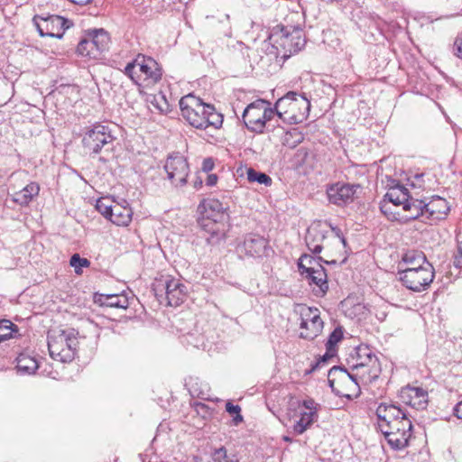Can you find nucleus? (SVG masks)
Returning <instances> with one entry per match:
<instances>
[{
  "label": "nucleus",
  "instance_id": "16",
  "mask_svg": "<svg viewBox=\"0 0 462 462\" xmlns=\"http://www.w3.org/2000/svg\"><path fill=\"white\" fill-rule=\"evenodd\" d=\"M399 406L392 403L382 402L376 408L377 427L383 433H387L390 425L404 413Z\"/></svg>",
  "mask_w": 462,
  "mask_h": 462
},
{
  "label": "nucleus",
  "instance_id": "7",
  "mask_svg": "<svg viewBox=\"0 0 462 462\" xmlns=\"http://www.w3.org/2000/svg\"><path fill=\"white\" fill-rule=\"evenodd\" d=\"M115 137L108 125L97 123L86 129L83 138V148L89 155L100 153L103 150L109 151Z\"/></svg>",
  "mask_w": 462,
  "mask_h": 462
},
{
  "label": "nucleus",
  "instance_id": "13",
  "mask_svg": "<svg viewBox=\"0 0 462 462\" xmlns=\"http://www.w3.org/2000/svg\"><path fill=\"white\" fill-rule=\"evenodd\" d=\"M167 179L175 187H183L187 184L189 166L184 156L180 154L170 155L164 164Z\"/></svg>",
  "mask_w": 462,
  "mask_h": 462
},
{
  "label": "nucleus",
  "instance_id": "48",
  "mask_svg": "<svg viewBox=\"0 0 462 462\" xmlns=\"http://www.w3.org/2000/svg\"><path fill=\"white\" fill-rule=\"evenodd\" d=\"M258 104H259V107H261V110L263 111L264 113V124L271 120L273 115V110L271 109V108H267L265 106V103L263 101H258Z\"/></svg>",
  "mask_w": 462,
  "mask_h": 462
},
{
  "label": "nucleus",
  "instance_id": "47",
  "mask_svg": "<svg viewBox=\"0 0 462 462\" xmlns=\"http://www.w3.org/2000/svg\"><path fill=\"white\" fill-rule=\"evenodd\" d=\"M152 104L161 112L166 113L169 110V104L164 96L153 97Z\"/></svg>",
  "mask_w": 462,
  "mask_h": 462
},
{
  "label": "nucleus",
  "instance_id": "18",
  "mask_svg": "<svg viewBox=\"0 0 462 462\" xmlns=\"http://www.w3.org/2000/svg\"><path fill=\"white\" fill-rule=\"evenodd\" d=\"M310 110V101L305 93L291 91V124H300L307 119Z\"/></svg>",
  "mask_w": 462,
  "mask_h": 462
},
{
  "label": "nucleus",
  "instance_id": "27",
  "mask_svg": "<svg viewBox=\"0 0 462 462\" xmlns=\"http://www.w3.org/2000/svg\"><path fill=\"white\" fill-rule=\"evenodd\" d=\"M39 368L36 358L30 354L21 353L16 357V369L21 374H32Z\"/></svg>",
  "mask_w": 462,
  "mask_h": 462
},
{
  "label": "nucleus",
  "instance_id": "10",
  "mask_svg": "<svg viewBox=\"0 0 462 462\" xmlns=\"http://www.w3.org/2000/svg\"><path fill=\"white\" fill-rule=\"evenodd\" d=\"M412 423L407 413L404 412L400 419L390 425L387 433H384L385 439L392 448L400 450L404 448L411 436Z\"/></svg>",
  "mask_w": 462,
  "mask_h": 462
},
{
  "label": "nucleus",
  "instance_id": "43",
  "mask_svg": "<svg viewBox=\"0 0 462 462\" xmlns=\"http://www.w3.org/2000/svg\"><path fill=\"white\" fill-rule=\"evenodd\" d=\"M226 411L233 416V423L234 425H238L244 420L241 415V407L237 404H234L230 401L226 403Z\"/></svg>",
  "mask_w": 462,
  "mask_h": 462
},
{
  "label": "nucleus",
  "instance_id": "53",
  "mask_svg": "<svg viewBox=\"0 0 462 462\" xmlns=\"http://www.w3.org/2000/svg\"><path fill=\"white\" fill-rule=\"evenodd\" d=\"M453 264L456 268L461 269L462 268V254H458L457 251V254L454 256V262Z\"/></svg>",
  "mask_w": 462,
  "mask_h": 462
},
{
  "label": "nucleus",
  "instance_id": "35",
  "mask_svg": "<svg viewBox=\"0 0 462 462\" xmlns=\"http://www.w3.org/2000/svg\"><path fill=\"white\" fill-rule=\"evenodd\" d=\"M380 209L389 220L402 223V210L395 208L392 203L387 200H382L380 203Z\"/></svg>",
  "mask_w": 462,
  "mask_h": 462
},
{
  "label": "nucleus",
  "instance_id": "4",
  "mask_svg": "<svg viewBox=\"0 0 462 462\" xmlns=\"http://www.w3.org/2000/svg\"><path fill=\"white\" fill-rule=\"evenodd\" d=\"M152 291L158 301L167 306L178 307L187 296L186 286L178 279L170 275L162 276L152 285Z\"/></svg>",
  "mask_w": 462,
  "mask_h": 462
},
{
  "label": "nucleus",
  "instance_id": "64",
  "mask_svg": "<svg viewBox=\"0 0 462 462\" xmlns=\"http://www.w3.org/2000/svg\"><path fill=\"white\" fill-rule=\"evenodd\" d=\"M282 439H283L284 441L288 442V441H289V435H284V436L282 437Z\"/></svg>",
  "mask_w": 462,
  "mask_h": 462
},
{
  "label": "nucleus",
  "instance_id": "60",
  "mask_svg": "<svg viewBox=\"0 0 462 462\" xmlns=\"http://www.w3.org/2000/svg\"><path fill=\"white\" fill-rule=\"evenodd\" d=\"M281 32L282 33V37L287 38L289 36V32L286 31L284 26L281 27Z\"/></svg>",
  "mask_w": 462,
  "mask_h": 462
},
{
  "label": "nucleus",
  "instance_id": "52",
  "mask_svg": "<svg viewBox=\"0 0 462 462\" xmlns=\"http://www.w3.org/2000/svg\"><path fill=\"white\" fill-rule=\"evenodd\" d=\"M217 176L216 174H208L206 179V184L212 187L217 184Z\"/></svg>",
  "mask_w": 462,
  "mask_h": 462
},
{
  "label": "nucleus",
  "instance_id": "30",
  "mask_svg": "<svg viewBox=\"0 0 462 462\" xmlns=\"http://www.w3.org/2000/svg\"><path fill=\"white\" fill-rule=\"evenodd\" d=\"M97 301L101 306L110 308L126 309L129 305L127 297L119 294L100 295Z\"/></svg>",
  "mask_w": 462,
  "mask_h": 462
},
{
  "label": "nucleus",
  "instance_id": "44",
  "mask_svg": "<svg viewBox=\"0 0 462 462\" xmlns=\"http://www.w3.org/2000/svg\"><path fill=\"white\" fill-rule=\"evenodd\" d=\"M69 264L75 269L76 273H81L82 267H88L90 262L87 258H82L79 254H74L70 257Z\"/></svg>",
  "mask_w": 462,
  "mask_h": 462
},
{
  "label": "nucleus",
  "instance_id": "45",
  "mask_svg": "<svg viewBox=\"0 0 462 462\" xmlns=\"http://www.w3.org/2000/svg\"><path fill=\"white\" fill-rule=\"evenodd\" d=\"M186 339L188 344L192 345L196 348H202L203 350H206L208 346L204 339L203 335L195 336L190 334L187 336Z\"/></svg>",
  "mask_w": 462,
  "mask_h": 462
},
{
  "label": "nucleus",
  "instance_id": "46",
  "mask_svg": "<svg viewBox=\"0 0 462 462\" xmlns=\"http://www.w3.org/2000/svg\"><path fill=\"white\" fill-rule=\"evenodd\" d=\"M336 354V350H334L332 353L331 351L327 350L326 353L320 357V359L318 362H316L314 365H311V367L310 369L305 370L304 374L307 375L311 374L320 365V363H326L328 359L335 356Z\"/></svg>",
  "mask_w": 462,
  "mask_h": 462
},
{
  "label": "nucleus",
  "instance_id": "49",
  "mask_svg": "<svg viewBox=\"0 0 462 462\" xmlns=\"http://www.w3.org/2000/svg\"><path fill=\"white\" fill-rule=\"evenodd\" d=\"M214 166H215L214 160L212 158L208 157V158H206L203 160L201 169L204 172L208 173L214 169Z\"/></svg>",
  "mask_w": 462,
  "mask_h": 462
},
{
  "label": "nucleus",
  "instance_id": "17",
  "mask_svg": "<svg viewBox=\"0 0 462 462\" xmlns=\"http://www.w3.org/2000/svg\"><path fill=\"white\" fill-rule=\"evenodd\" d=\"M356 363L352 369H360L364 366H371L370 376L379 377L381 373L380 363L377 356L367 346H359L356 348Z\"/></svg>",
  "mask_w": 462,
  "mask_h": 462
},
{
  "label": "nucleus",
  "instance_id": "40",
  "mask_svg": "<svg viewBox=\"0 0 462 462\" xmlns=\"http://www.w3.org/2000/svg\"><path fill=\"white\" fill-rule=\"evenodd\" d=\"M343 338V330L340 327L336 328L329 335L326 343V349L331 351V353L337 351V344Z\"/></svg>",
  "mask_w": 462,
  "mask_h": 462
},
{
  "label": "nucleus",
  "instance_id": "42",
  "mask_svg": "<svg viewBox=\"0 0 462 462\" xmlns=\"http://www.w3.org/2000/svg\"><path fill=\"white\" fill-rule=\"evenodd\" d=\"M309 152L306 148L300 147L297 149L292 157L293 167L295 169H300V167L305 165L309 159Z\"/></svg>",
  "mask_w": 462,
  "mask_h": 462
},
{
  "label": "nucleus",
  "instance_id": "8",
  "mask_svg": "<svg viewBox=\"0 0 462 462\" xmlns=\"http://www.w3.org/2000/svg\"><path fill=\"white\" fill-rule=\"evenodd\" d=\"M110 37L104 29L89 30L86 36L79 42L77 52L83 57L97 59L99 55L108 49Z\"/></svg>",
  "mask_w": 462,
  "mask_h": 462
},
{
  "label": "nucleus",
  "instance_id": "9",
  "mask_svg": "<svg viewBox=\"0 0 462 462\" xmlns=\"http://www.w3.org/2000/svg\"><path fill=\"white\" fill-rule=\"evenodd\" d=\"M181 116L193 127L205 130V117L208 104L193 94L182 97L179 102Z\"/></svg>",
  "mask_w": 462,
  "mask_h": 462
},
{
  "label": "nucleus",
  "instance_id": "63",
  "mask_svg": "<svg viewBox=\"0 0 462 462\" xmlns=\"http://www.w3.org/2000/svg\"><path fill=\"white\" fill-rule=\"evenodd\" d=\"M293 16H297L298 18L301 17V14L297 11L293 12Z\"/></svg>",
  "mask_w": 462,
  "mask_h": 462
},
{
  "label": "nucleus",
  "instance_id": "61",
  "mask_svg": "<svg viewBox=\"0 0 462 462\" xmlns=\"http://www.w3.org/2000/svg\"><path fill=\"white\" fill-rule=\"evenodd\" d=\"M458 254H462V241L458 243L457 250Z\"/></svg>",
  "mask_w": 462,
  "mask_h": 462
},
{
  "label": "nucleus",
  "instance_id": "25",
  "mask_svg": "<svg viewBox=\"0 0 462 462\" xmlns=\"http://www.w3.org/2000/svg\"><path fill=\"white\" fill-rule=\"evenodd\" d=\"M40 191V186L36 182H30L23 189L15 192L13 196V201L20 206H27L37 197Z\"/></svg>",
  "mask_w": 462,
  "mask_h": 462
},
{
  "label": "nucleus",
  "instance_id": "31",
  "mask_svg": "<svg viewBox=\"0 0 462 462\" xmlns=\"http://www.w3.org/2000/svg\"><path fill=\"white\" fill-rule=\"evenodd\" d=\"M350 380V373L346 369L341 366H333L329 369L328 374V385L333 392L336 391L335 383L337 381H347Z\"/></svg>",
  "mask_w": 462,
  "mask_h": 462
},
{
  "label": "nucleus",
  "instance_id": "6",
  "mask_svg": "<svg viewBox=\"0 0 462 462\" xmlns=\"http://www.w3.org/2000/svg\"><path fill=\"white\" fill-rule=\"evenodd\" d=\"M399 280L408 290L421 292L426 291L435 277V271L430 263L419 266H408L398 272Z\"/></svg>",
  "mask_w": 462,
  "mask_h": 462
},
{
  "label": "nucleus",
  "instance_id": "3",
  "mask_svg": "<svg viewBox=\"0 0 462 462\" xmlns=\"http://www.w3.org/2000/svg\"><path fill=\"white\" fill-rule=\"evenodd\" d=\"M79 332L74 328L60 329L48 335V349L54 360L62 363L74 359L79 345Z\"/></svg>",
  "mask_w": 462,
  "mask_h": 462
},
{
  "label": "nucleus",
  "instance_id": "29",
  "mask_svg": "<svg viewBox=\"0 0 462 462\" xmlns=\"http://www.w3.org/2000/svg\"><path fill=\"white\" fill-rule=\"evenodd\" d=\"M322 328L323 321L321 319H316L309 323L304 321L303 326L300 327V337L308 340H313L320 334Z\"/></svg>",
  "mask_w": 462,
  "mask_h": 462
},
{
  "label": "nucleus",
  "instance_id": "23",
  "mask_svg": "<svg viewBox=\"0 0 462 462\" xmlns=\"http://www.w3.org/2000/svg\"><path fill=\"white\" fill-rule=\"evenodd\" d=\"M293 319L294 322L299 324V327L303 326V322H311L316 319H320L319 310L317 308H311L306 304H296L293 308Z\"/></svg>",
  "mask_w": 462,
  "mask_h": 462
},
{
  "label": "nucleus",
  "instance_id": "58",
  "mask_svg": "<svg viewBox=\"0 0 462 462\" xmlns=\"http://www.w3.org/2000/svg\"><path fill=\"white\" fill-rule=\"evenodd\" d=\"M276 417L283 425H286L287 420H289L288 412H285L284 414H277Z\"/></svg>",
  "mask_w": 462,
  "mask_h": 462
},
{
  "label": "nucleus",
  "instance_id": "12",
  "mask_svg": "<svg viewBox=\"0 0 462 462\" xmlns=\"http://www.w3.org/2000/svg\"><path fill=\"white\" fill-rule=\"evenodd\" d=\"M240 258L259 259L269 256L273 252L267 240L259 235L248 234L236 247Z\"/></svg>",
  "mask_w": 462,
  "mask_h": 462
},
{
  "label": "nucleus",
  "instance_id": "21",
  "mask_svg": "<svg viewBox=\"0 0 462 462\" xmlns=\"http://www.w3.org/2000/svg\"><path fill=\"white\" fill-rule=\"evenodd\" d=\"M449 211L448 202L439 196L432 197L428 202L425 200L424 214L427 220H439L444 218Z\"/></svg>",
  "mask_w": 462,
  "mask_h": 462
},
{
  "label": "nucleus",
  "instance_id": "1",
  "mask_svg": "<svg viewBox=\"0 0 462 462\" xmlns=\"http://www.w3.org/2000/svg\"><path fill=\"white\" fill-rule=\"evenodd\" d=\"M202 217L199 226L208 245H216L226 239L229 216L226 208L217 199H205L199 206Z\"/></svg>",
  "mask_w": 462,
  "mask_h": 462
},
{
  "label": "nucleus",
  "instance_id": "33",
  "mask_svg": "<svg viewBox=\"0 0 462 462\" xmlns=\"http://www.w3.org/2000/svg\"><path fill=\"white\" fill-rule=\"evenodd\" d=\"M205 121V129L213 127L214 129H219L223 124V116L217 113L214 106L208 104Z\"/></svg>",
  "mask_w": 462,
  "mask_h": 462
},
{
  "label": "nucleus",
  "instance_id": "5",
  "mask_svg": "<svg viewBox=\"0 0 462 462\" xmlns=\"http://www.w3.org/2000/svg\"><path fill=\"white\" fill-rule=\"evenodd\" d=\"M323 262L320 256L314 257L304 254L298 260V269L302 277L308 280L310 285H316L318 290L316 295H324L328 290L327 273L322 266Z\"/></svg>",
  "mask_w": 462,
  "mask_h": 462
},
{
  "label": "nucleus",
  "instance_id": "39",
  "mask_svg": "<svg viewBox=\"0 0 462 462\" xmlns=\"http://www.w3.org/2000/svg\"><path fill=\"white\" fill-rule=\"evenodd\" d=\"M113 208V202L108 198H101L97 200V210L107 219L111 217Z\"/></svg>",
  "mask_w": 462,
  "mask_h": 462
},
{
  "label": "nucleus",
  "instance_id": "59",
  "mask_svg": "<svg viewBox=\"0 0 462 462\" xmlns=\"http://www.w3.org/2000/svg\"><path fill=\"white\" fill-rule=\"evenodd\" d=\"M289 97V92L286 93L282 97H281L277 102H276V105H275V108L277 109L281 104L284 101V99L288 98Z\"/></svg>",
  "mask_w": 462,
  "mask_h": 462
},
{
  "label": "nucleus",
  "instance_id": "57",
  "mask_svg": "<svg viewBox=\"0 0 462 462\" xmlns=\"http://www.w3.org/2000/svg\"><path fill=\"white\" fill-rule=\"evenodd\" d=\"M202 184H203V179L200 176H197L193 182L194 188L196 189H199V188L202 187Z\"/></svg>",
  "mask_w": 462,
  "mask_h": 462
},
{
  "label": "nucleus",
  "instance_id": "34",
  "mask_svg": "<svg viewBox=\"0 0 462 462\" xmlns=\"http://www.w3.org/2000/svg\"><path fill=\"white\" fill-rule=\"evenodd\" d=\"M353 371H356L353 374H350V380L354 382L356 385H359L360 383L367 384L371 383L374 380H376L378 377H371L370 376V370L371 366H364L360 367V369H352Z\"/></svg>",
  "mask_w": 462,
  "mask_h": 462
},
{
  "label": "nucleus",
  "instance_id": "38",
  "mask_svg": "<svg viewBox=\"0 0 462 462\" xmlns=\"http://www.w3.org/2000/svg\"><path fill=\"white\" fill-rule=\"evenodd\" d=\"M247 180L250 182H257L259 184H264L270 186L272 184V179L267 174L257 171L253 168L247 169L246 171Z\"/></svg>",
  "mask_w": 462,
  "mask_h": 462
},
{
  "label": "nucleus",
  "instance_id": "15",
  "mask_svg": "<svg viewBox=\"0 0 462 462\" xmlns=\"http://www.w3.org/2000/svg\"><path fill=\"white\" fill-rule=\"evenodd\" d=\"M300 407L304 410L300 411V420L293 425V432L297 435H300L305 432L315 421L318 420V410L319 408V404L312 398H307L301 402Z\"/></svg>",
  "mask_w": 462,
  "mask_h": 462
},
{
  "label": "nucleus",
  "instance_id": "50",
  "mask_svg": "<svg viewBox=\"0 0 462 462\" xmlns=\"http://www.w3.org/2000/svg\"><path fill=\"white\" fill-rule=\"evenodd\" d=\"M453 412L457 419L462 420V401L455 405Z\"/></svg>",
  "mask_w": 462,
  "mask_h": 462
},
{
  "label": "nucleus",
  "instance_id": "51",
  "mask_svg": "<svg viewBox=\"0 0 462 462\" xmlns=\"http://www.w3.org/2000/svg\"><path fill=\"white\" fill-rule=\"evenodd\" d=\"M454 45L456 47V55L462 59V38L457 39Z\"/></svg>",
  "mask_w": 462,
  "mask_h": 462
},
{
  "label": "nucleus",
  "instance_id": "28",
  "mask_svg": "<svg viewBox=\"0 0 462 462\" xmlns=\"http://www.w3.org/2000/svg\"><path fill=\"white\" fill-rule=\"evenodd\" d=\"M324 239V234L316 228L308 229L305 236L306 245L309 250L313 254H319L321 252L323 247L322 242Z\"/></svg>",
  "mask_w": 462,
  "mask_h": 462
},
{
  "label": "nucleus",
  "instance_id": "26",
  "mask_svg": "<svg viewBox=\"0 0 462 462\" xmlns=\"http://www.w3.org/2000/svg\"><path fill=\"white\" fill-rule=\"evenodd\" d=\"M133 216V210L128 205L114 204L109 220L116 226H127Z\"/></svg>",
  "mask_w": 462,
  "mask_h": 462
},
{
  "label": "nucleus",
  "instance_id": "19",
  "mask_svg": "<svg viewBox=\"0 0 462 462\" xmlns=\"http://www.w3.org/2000/svg\"><path fill=\"white\" fill-rule=\"evenodd\" d=\"M400 398L402 402L418 411L426 409L428 405V392L420 387L407 386L402 388Z\"/></svg>",
  "mask_w": 462,
  "mask_h": 462
},
{
  "label": "nucleus",
  "instance_id": "41",
  "mask_svg": "<svg viewBox=\"0 0 462 462\" xmlns=\"http://www.w3.org/2000/svg\"><path fill=\"white\" fill-rule=\"evenodd\" d=\"M212 459L214 462H239L236 455L228 456L224 447L215 449Z\"/></svg>",
  "mask_w": 462,
  "mask_h": 462
},
{
  "label": "nucleus",
  "instance_id": "24",
  "mask_svg": "<svg viewBox=\"0 0 462 462\" xmlns=\"http://www.w3.org/2000/svg\"><path fill=\"white\" fill-rule=\"evenodd\" d=\"M411 196L406 188L398 186L389 189L384 195L383 200H387L392 203L395 208L402 211V207L409 201Z\"/></svg>",
  "mask_w": 462,
  "mask_h": 462
},
{
  "label": "nucleus",
  "instance_id": "14",
  "mask_svg": "<svg viewBox=\"0 0 462 462\" xmlns=\"http://www.w3.org/2000/svg\"><path fill=\"white\" fill-rule=\"evenodd\" d=\"M360 189L361 186L358 184L337 182L328 188L327 194L330 203L345 206L354 201Z\"/></svg>",
  "mask_w": 462,
  "mask_h": 462
},
{
  "label": "nucleus",
  "instance_id": "32",
  "mask_svg": "<svg viewBox=\"0 0 462 462\" xmlns=\"http://www.w3.org/2000/svg\"><path fill=\"white\" fill-rule=\"evenodd\" d=\"M306 44V37L300 27V25L294 26L291 32V55L292 53H298L300 51Z\"/></svg>",
  "mask_w": 462,
  "mask_h": 462
},
{
  "label": "nucleus",
  "instance_id": "56",
  "mask_svg": "<svg viewBox=\"0 0 462 462\" xmlns=\"http://www.w3.org/2000/svg\"><path fill=\"white\" fill-rule=\"evenodd\" d=\"M195 406H196L198 411L208 412V411L209 409L208 405H206L205 403H202V402H196Z\"/></svg>",
  "mask_w": 462,
  "mask_h": 462
},
{
  "label": "nucleus",
  "instance_id": "55",
  "mask_svg": "<svg viewBox=\"0 0 462 462\" xmlns=\"http://www.w3.org/2000/svg\"><path fill=\"white\" fill-rule=\"evenodd\" d=\"M332 230L335 232L338 240L343 244L344 246H346V238L342 236L340 230L337 228H332Z\"/></svg>",
  "mask_w": 462,
  "mask_h": 462
},
{
  "label": "nucleus",
  "instance_id": "22",
  "mask_svg": "<svg viewBox=\"0 0 462 462\" xmlns=\"http://www.w3.org/2000/svg\"><path fill=\"white\" fill-rule=\"evenodd\" d=\"M425 200L417 199L412 197L410 198L409 201L406 202L405 206L402 207V224H406L411 220L418 219L420 217L422 220L426 219V214H424Z\"/></svg>",
  "mask_w": 462,
  "mask_h": 462
},
{
  "label": "nucleus",
  "instance_id": "37",
  "mask_svg": "<svg viewBox=\"0 0 462 462\" xmlns=\"http://www.w3.org/2000/svg\"><path fill=\"white\" fill-rule=\"evenodd\" d=\"M402 261L409 266H419L429 263L422 252L415 250L406 252L402 256Z\"/></svg>",
  "mask_w": 462,
  "mask_h": 462
},
{
  "label": "nucleus",
  "instance_id": "36",
  "mask_svg": "<svg viewBox=\"0 0 462 462\" xmlns=\"http://www.w3.org/2000/svg\"><path fill=\"white\" fill-rule=\"evenodd\" d=\"M18 327L8 319L0 320V343L15 337Z\"/></svg>",
  "mask_w": 462,
  "mask_h": 462
},
{
  "label": "nucleus",
  "instance_id": "54",
  "mask_svg": "<svg viewBox=\"0 0 462 462\" xmlns=\"http://www.w3.org/2000/svg\"><path fill=\"white\" fill-rule=\"evenodd\" d=\"M290 134H291V138L296 136L294 143H300L302 140V136L300 135V133H298L297 128H291Z\"/></svg>",
  "mask_w": 462,
  "mask_h": 462
},
{
  "label": "nucleus",
  "instance_id": "20",
  "mask_svg": "<svg viewBox=\"0 0 462 462\" xmlns=\"http://www.w3.org/2000/svg\"><path fill=\"white\" fill-rule=\"evenodd\" d=\"M243 121L248 130L262 133L264 128V113L259 107L258 101L251 103L243 113Z\"/></svg>",
  "mask_w": 462,
  "mask_h": 462
},
{
  "label": "nucleus",
  "instance_id": "62",
  "mask_svg": "<svg viewBox=\"0 0 462 462\" xmlns=\"http://www.w3.org/2000/svg\"><path fill=\"white\" fill-rule=\"evenodd\" d=\"M423 176H424V174H423V173H421V174H416V175L414 176V178H415L416 180H420V179H421Z\"/></svg>",
  "mask_w": 462,
  "mask_h": 462
},
{
  "label": "nucleus",
  "instance_id": "11",
  "mask_svg": "<svg viewBox=\"0 0 462 462\" xmlns=\"http://www.w3.org/2000/svg\"><path fill=\"white\" fill-rule=\"evenodd\" d=\"M33 23L42 37L49 36L59 39L62 37L64 31L72 25L69 20L60 15L51 14L47 16L35 15L33 17Z\"/></svg>",
  "mask_w": 462,
  "mask_h": 462
},
{
  "label": "nucleus",
  "instance_id": "2",
  "mask_svg": "<svg viewBox=\"0 0 462 462\" xmlns=\"http://www.w3.org/2000/svg\"><path fill=\"white\" fill-rule=\"evenodd\" d=\"M124 74L137 86H150L158 83L162 77V69L152 57L138 53L126 64Z\"/></svg>",
  "mask_w": 462,
  "mask_h": 462
}]
</instances>
